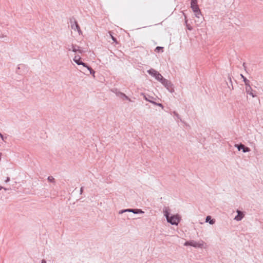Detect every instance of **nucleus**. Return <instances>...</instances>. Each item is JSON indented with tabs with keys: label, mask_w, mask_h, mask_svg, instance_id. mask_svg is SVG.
<instances>
[{
	"label": "nucleus",
	"mask_w": 263,
	"mask_h": 263,
	"mask_svg": "<svg viewBox=\"0 0 263 263\" xmlns=\"http://www.w3.org/2000/svg\"><path fill=\"white\" fill-rule=\"evenodd\" d=\"M164 216L165 217L167 222L172 225L177 226L181 220V217L179 214L172 215L170 212V209L168 207H164L163 209Z\"/></svg>",
	"instance_id": "f257e3e1"
},
{
	"label": "nucleus",
	"mask_w": 263,
	"mask_h": 263,
	"mask_svg": "<svg viewBox=\"0 0 263 263\" xmlns=\"http://www.w3.org/2000/svg\"><path fill=\"white\" fill-rule=\"evenodd\" d=\"M170 92L174 91L173 84L170 81L163 78L160 82Z\"/></svg>",
	"instance_id": "f03ea898"
},
{
	"label": "nucleus",
	"mask_w": 263,
	"mask_h": 263,
	"mask_svg": "<svg viewBox=\"0 0 263 263\" xmlns=\"http://www.w3.org/2000/svg\"><path fill=\"white\" fill-rule=\"evenodd\" d=\"M204 245V242L203 241H201V242H197L194 240H189V241H186L185 243H184V246H192L195 248H203Z\"/></svg>",
	"instance_id": "7ed1b4c3"
},
{
	"label": "nucleus",
	"mask_w": 263,
	"mask_h": 263,
	"mask_svg": "<svg viewBox=\"0 0 263 263\" xmlns=\"http://www.w3.org/2000/svg\"><path fill=\"white\" fill-rule=\"evenodd\" d=\"M147 73L152 76L155 78V79L159 82L161 81V80L163 79V76L157 71L154 69L151 68L147 70Z\"/></svg>",
	"instance_id": "20e7f679"
},
{
	"label": "nucleus",
	"mask_w": 263,
	"mask_h": 263,
	"mask_svg": "<svg viewBox=\"0 0 263 263\" xmlns=\"http://www.w3.org/2000/svg\"><path fill=\"white\" fill-rule=\"evenodd\" d=\"M70 23L71 24V27L72 29L74 30L77 29L79 34H80V33H82V31L78 23V22L76 20L74 17H72L70 18Z\"/></svg>",
	"instance_id": "39448f33"
},
{
	"label": "nucleus",
	"mask_w": 263,
	"mask_h": 263,
	"mask_svg": "<svg viewBox=\"0 0 263 263\" xmlns=\"http://www.w3.org/2000/svg\"><path fill=\"white\" fill-rule=\"evenodd\" d=\"M132 212L134 214H141V213H144V212L141 209H127L124 210H122L119 211V214H122L124 212Z\"/></svg>",
	"instance_id": "423d86ee"
},
{
	"label": "nucleus",
	"mask_w": 263,
	"mask_h": 263,
	"mask_svg": "<svg viewBox=\"0 0 263 263\" xmlns=\"http://www.w3.org/2000/svg\"><path fill=\"white\" fill-rule=\"evenodd\" d=\"M235 146L237 148L238 151L242 150V152L243 153L249 152L251 151L249 147L246 146L244 144L242 143L235 144Z\"/></svg>",
	"instance_id": "0eeeda50"
},
{
	"label": "nucleus",
	"mask_w": 263,
	"mask_h": 263,
	"mask_svg": "<svg viewBox=\"0 0 263 263\" xmlns=\"http://www.w3.org/2000/svg\"><path fill=\"white\" fill-rule=\"evenodd\" d=\"M191 8L194 12H197L200 9L198 5L197 0H192L191 2Z\"/></svg>",
	"instance_id": "6e6552de"
},
{
	"label": "nucleus",
	"mask_w": 263,
	"mask_h": 263,
	"mask_svg": "<svg viewBox=\"0 0 263 263\" xmlns=\"http://www.w3.org/2000/svg\"><path fill=\"white\" fill-rule=\"evenodd\" d=\"M73 61L78 65H82L84 67L85 66H87V64L86 63H84L81 61V58L80 55H76L73 58Z\"/></svg>",
	"instance_id": "1a4fd4ad"
},
{
	"label": "nucleus",
	"mask_w": 263,
	"mask_h": 263,
	"mask_svg": "<svg viewBox=\"0 0 263 263\" xmlns=\"http://www.w3.org/2000/svg\"><path fill=\"white\" fill-rule=\"evenodd\" d=\"M236 212L237 213V215L235 217L234 219L238 221L241 220L245 216V214L243 212L237 210L236 211Z\"/></svg>",
	"instance_id": "9d476101"
},
{
	"label": "nucleus",
	"mask_w": 263,
	"mask_h": 263,
	"mask_svg": "<svg viewBox=\"0 0 263 263\" xmlns=\"http://www.w3.org/2000/svg\"><path fill=\"white\" fill-rule=\"evenodd\" d=\"M112 92H114L117 97H119L121 99H123V97L124 96V93L122 92H120L119 91V90H118L117 89H115L114 90H112Z\"/></svg>",
	"instance_id": "9b49d317"
},
{
	"label": "nucleus",
	"mask_w": 263,
	"mask_h": 263,
	"mask_svg": "<svg viewBox=\"0 0 263 263\" xmlns=\"http://www.w3.org/2000/svg\"><path fill=\"white\" fill-rule=\"evenodd\" d=\"M183 14L184 16L185 24L186 25L187 29L190 31L192 30L193 27L191 26V25H190L189 24L187 23V17H186V14L184 13H183Z\"/></svg>",
	"instance_id": "f8f14e48"
},
{
	"label": "nucleus",
	"mask_w": 263,
	"mask_h": 263,
	"mask_svg": "<svg viewBox=\"0 0 263 263\" xmlns=\"http://www.w3.org/2000/svg\"><path fill=\"white\" fill-rule=\"evenodd\" d=\"M205 222H209L210 224H213L215 222V220L212 219L211 216H207L205 218Z\"/></svg>",
	"instance_id": "ddd939ff"
},
{
	"label": "nucleus",
	"mask_w": 263,
	"mask_h": 263,
	"mask_svg": "<svg viewBox=\"0 0 263 263\" xmlns=\"http://www.w3.org/2000/svg\"><path fill=\"white\" fill-rule=\"evenodd\" d=\"M144 96V99L147 101H148L149 102L153 104V102H155V101H153L152 99H154V98L152 96H150L149 95H143Z\"/></svg>",
	"instance_id": "4468645a"
},
{
	"label": "nucleus",
	"mask_w": 263,
	"mask_h": 263,
	"mask_svg": "<svg viewBox=\"0 0 263 263\" xmlns=\"http://www.w3.org/2000/svg\"><path fill=\"white\" fill-rule=\"evenodd\" d=\"M85 68H87V70L89 71V73L92 74L93 77H95V71L93 70L90 66H89L88 64L87 66H85Z\"/></svg>",
	"instance_id": "2eb2a0df"
},
{
	"label": "nucleus",
	"mask_w": 263,
	"mask_h": 263,
	"mask_svg": "<svg viewBox=\"0 0 263 263\" xmlns=\"http://www.w3.org/2000/svg\"><path fill=\"white\" fill-rule=\"evenodd\" d=\"M194 13H195V16L197 18H200V17H203L200 9H199V10H197V12H194Z\"/></svg>",
	"instance_id": "dca6fc26"
},
{
	"label": "nucleus",
	"mask_w": 263,
	"mask_h": 263,
	"mask_svg": "<svg viewBox=\"0 0 263 263\" xmlns=\"http://www.w3.org/2000/svg\"><path fill=\"white\" fill-rule=\"evenodd\" d=\"M71 48H72V51L74 52H76L78 51V50H79V48H80V47L78 46H77L76 45L72 44L71 45Z\"/></svg>",
	"instance_id": "f3484780"
},
{
	"label": "nucleus",
	"mask_w": 263,
	"mask_h": 263,
	"mask_svg": "<svg viewBox=\"0 0 263 263\" xmlns=\"http://www.w3.org/2000/svg\"><path fill=\"white\" fill-rule=\"evenodd\" d=\"M241 78L243 79V81L245 83L246 86L250 84V81L248 80L245 76H243L242 74H240Z\"/></svg>",
	"instance_id": "a211bd4d"
},
{
	"label": "nucleus",
	"mask_w": 263,
	"mask_h": 263,
	"mask_svg": "<svg viewBox=\"0 0 263 263\" xmlns=\"http://www.w3.org/2000/svg\"><path fill=\"white\" fill-rule=\"evenodd\" d=\"M47 180L50 182H51V183H55V179L52 176H49L48 177V178H47Z\"/></svg>",
	"instance_id": "6ab92c4d"
},
{
	"label": "nucleus",
	"mask_w": 263,
	"mask_h": 263,
	"mask_svg": "<svg viewBox=\"0 0 263 263\" xmlns=\"http://www.w3.org/2000/svg\"><path fill=\"white\" fill-rule=\"evenodd\" d=\"M246 90L247 93H249L252 91V88L250 86V84H248V85H246Z\"/></svg>",
	"instance_id": "aec40b11"
},
{
	"label": "nucleus",
	"mask_w": 263,
	"mask_h": 263,
	"mask_svg": "<svg viewBox=\"0 0 263 263\" xmlns=\"http://www.w3.org/2000/svg\"><path fill=\"white\" fill-rule=\"evenodd\" d=\"M163 47H162L157 46V47L155 48V51L156 52H163Z\"/></svg>",
	"instance_id": "412c9836"
},
{
	"label": "nucleus",
	"mask_w": 263,
	"mask_h": 263,
	"mask_svg": "<svg viewBox=\"0 0 263 263\" xmlns=\"http://www.w3.org/2000/svg\"><path fill=\"white\" fill-rule=\"evenodd\" d=\"M0 137L4 142H6V140L7 138V136H4V135H3L1 133H0Z\"/></svg>",
	"instance_id": "4be33fe9"
},
{
	"label": "nucleus",
	"mask_w": 263,
	"mask_h": 263,
	"mask_svg": "<svg viewBox=\"0 0 263 263\" xmlns=\"http://www.w3.org/2000/svg\"><path fill=\"white\" fill-rule=\"evenodd\" d=\"M228 79L229 81V83L231 84V85L232 86V88L231 89H233L234 88H233V85H232V79H231V76L230 74L228 75Z\"/></svg>",
	"instance_id": "5701e85b"
},
{
	"label": "nucleus",
	"mask_w": 263,
	"mask_h": 263,
	"mask_svg": "<svg viewBox=\"0 0 263 263\" xmlns=\"http://www.w3.org/2000/svg\"><path fill=\"white\" fill-rule=\"evenodd\" d=\"M153 104L155 105L160 106V107H162V108H163V105L161 103H157V102H153Z\"/></svg>",
	"instance_id": "b1692460"
},
{
	"label": "nucleus",
	"mask_w": 263,
	"mask_h": 263,
	"mask_svg": "<svg viewBox=\"0 0 263 263\" xmlns=\"http://www.w3.org/2000/svg\"><path fill=\"white\" fill-rule=\"evenodd\" d=\"M203 20V17H201L200 18H198L197 21H195L196 23H198L199 24H200L202 22V20Z\"/></svg>",
	"instance_id": "393cba45"
},
{
	"label": "nucleus",
	"mask_w": 263,
	"mask_h": 263,
	"mask_svg": "<svg viewBox=\"0 0 263 263\" xmlns=\"http://www.w3.org/2000/svg\"><path fill=\"white\" fill-rule=\"evenodd\" d=\"M124 97H123V98L122 99V100H129V101H131V100L130 98H129L128 97H127L125 93L124 95Z\"/></svg>",
	"instance_id": "a878e982"
},
{
	"label": "nucleus",
	"mask_w": 263,
	"mask_h": 263,
	"mask_svg": "<svg viewBox=\"0 0 263 263\" xmlns=\"http://www.w3.org/2000/svg\"><path fill=\"white\" fill-rule=\"evenodd\" d=\"M110 36H111V37L112 41H114V42L117 43V39L115 37H114L113 35H112L111 34H110Z\"/></svg>",
	"instance_id": "bb28decb"
},
{
	"label": "nucleus",
	"mask_w": 263,
	"mask_h": 263,
	"mask_svg": "<svg viewBox=\"0 0 263 263\" xmlns=\"http://www.w3.org/2000/svg\"><path fill=\"white\" fill-rule=\"evenodd\" d=\"M174 114L177 117V119H180V116L177 112L174 111Z\"/></svg>",
	"instance_id": "cd10ccee"
},
{
	"label": "nucleus",
	"mask_w": 263,
	"mask_h": 263,
	"mask_svg": "<svg viewBox=\"0 0 263 263\" xmlns=\"http://www.w3.org/2000/svg\"><path fill=\"white\" fill-rule=\"evenodd\" d=\"M10 181V178L9 177H7L6 179L5 180V182L7 183Z\"/></svg>",
	"instance_id": "c85d7f7f"
},
{
	"label": "nucleus",
	"mask_w": 263,
	"mask_h": 263,
	"mask_svg": "<svg viewBox=\"0 0 263 263\" xmlns=\"http://www.w3.org/2000/svg\"><path fill=\"white\" fill-rule=\"evenodd\" d=\"M83 189H84V187H81V189H80V194H82L83 192Z\"/></svg>",
	"instance_id": "c756f323"
},
{
	"label": "nucleus",
	"mask_w": 263,
	"mask_h": 263,
	"mask_svg": "<svg viewBox=\"0 0 263 263\" xmlns=\"http://www.w3.org/2000/svg\"><path fill=\"white\" fill-rule=\"evenodd\" d=\"M78 52L80 53H82L84 51L83 50L80 49V48H79V50H78Z\"/></svg>",
	"instance_id": "7c9ffc66"
},
{
	"label": "nucleus",
	"mask_w": 263,
	"mask_h": 263,
	"mask_svg": "<svg viewBox=\"0 0 263 263\" xmlns=\"http://www.w3.org/2000/svg\"><path fill=\"white\" fill-rule=\"evenodd\" d=\"M243 68H244L245 70H246V68H247V67H246V63H243Z\"/></svg>",
	"instance_id": "2f4dec72"
},
{
	"label": "nucleus",
	"mask_w": 263,
	"mask_h": 263,
	"mask_svg": "<svg viewBox=\"0 0 263 263\" xmlns=\"http://www.w3.org/2000/svg\"><path fill=\"white\" fill-rule=\"evenodd\" d=\"M249 94L251 95L253 97H255V95H254V94L253 93V92L252 91L250 92Z\"/></svg>",
	"instance_id": "473e14b6"
},
{
	"label": "nucleus",
	"mask_w": 263,
	"mask_h": 263,
	"mask_svg": "<svg viewBox=\"0 0 263 263\" xmlns=\"http://www.w3.org/2000/svg\"><path fill=\"white\" fill-rule=\"evenodd\" d=\"M41 263H46V261L45 259H43L41 261Z\"/></svg>",
	"instance_id": "72a5a7b5"
},
{
	"label": "nucleus",
	"mask_w": 263,
	"mask_h": 263,
	"mask_svg": "<svg viewBox=\"0 0 263 263\" xmlns=\"http://www.w3.org/2000/svg\"><path fill=\"white\" fill-rule=\"evenodd\" d=\"M2 189H4L5 190H8L7 189H6L5 187H3L0 186V190H1Z\"/></svg>",
	"instance_id": "f704fd0d"
},
{
	"label": "nucleus",
	"mask_w": 263,
	"mask_h": 263,
	"mask_svg": "<svg viewBox=\"0 0 263 263\" xmlns=\"http://www.w3.org/2000/svg\"><path fill=\"white\" fill-rule=\"evenodd\" d=\"M240 92H241V93L242 95H243V96H245V92H244L243 91L240 90Z\"/></svg>",
	"instance_id": "c9c22d12"
},
{
	"label": "nucleus",
	"mask_w": 263,
	"mask_h": 263,
	"mask_svg": "<svg viewBox=\"0 0 263 263\" xmlns=\"http://www.w3.org/2000/svg\"><path fill=\"white\" fill-rule=\"evenodd\" d=\"M66 49H68L69 51L71 50V48L69 47V46L66 47Z\"/></svg>",
	"instance_id": "e433bc0d"
},
{
	"label": "nucleus",
	"mask_w": 263,
	"mask_h": 263,
	"mask_svg": "<svg viewBox=\"0 0 263 263\" xmlns=\"http://www.w3.org/2000/svg\"><path fill=\"white\" fill-rule=\"evenodd\" d=\"M3 37H4V35L3 34H2V35L0 34V38ZM5 37H6V36L5 35Z\"/></svg>",
	"instance_id": "4c0bfd02"
},
{
	"label": "nucleus",
	"mask_w": 263,
	"mask_h": 263,
	"mask_svg": "<svg viewBox=\"0 0 263 263\" xmlns=\"http://www.w3.org/2000/svg\"><path fill=\"white\" fill-rule=\"evenodd\" d=\"M2 154L0 153V161H1Z\"/></svg>",
	"instance_id": "58836bf2"
},
{
	"label": "nucleus",
	"mask_w": 263,
	"mask_h": 263,
	"mask_svg": "<svg viewBox=\"0 0 263 263\" xmlns=\"http://www.w3.org/2000/svg\"><path fill=\"white\" fill-rule=\"evenodd\" d=\"M227 85H228V87L231 88L230 86H229V84L228 82H227Z\"/></svg>",
	"instance_id": "ea45409f"
},
{
	"label": "nucleus",
	"mask_w": 263,
	"mask_h": 263,
	"mask_svg": "<svg viewBox=\"0 0 263 263\" xmlns=\"http://www.w3.org/2000/svg\"><path fill=\"white\" fill-rule=\"evenodd\" d=\"M20 68H21L20 67H18V68H17L18 69H20Z\"/></svg>",
	"instance_id": "a19ab883"
},
{
	"label": "nucleus",
	"mask_w": 263,
	"mask_h": 263,
	"mask_svg": "<svg viewBox=\"0 0 263 263\" xmlns=\"http://www.w3.org/2000/svg\"><path fill=\"white\" fill-rule=\"evenodd\" d=\"M16 72L20 74L19 72L17 70L16 71Z\"/></svg>",
	"instance_id": "79ce46f5"
}]
</instances>
